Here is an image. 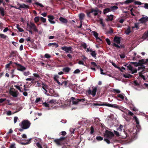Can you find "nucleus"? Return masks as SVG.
Instances as JSON below:
<instances>
[{
  "mask_svg": "<svg viewBox=\"0 0 148 148\" xmlns=\"http://www.w3.org/2000/svg\"><path fill=\"white\" fill-rule=\"evenodd\" d=\"M30 124L31 123L28 121L25 120L19 124V125L21 128L27 129L30 127Z\"/></svg>",
  "mask_w": 148,
  "mask_h": 148,
  "instance_id": "f257e3e1",
  "label": "nucleus"
},
{
  "mask_svg": "<svg viewBox=\"0 0 148 148\" xmlns=\"http://www.w3.org/2000/svg\"><path fill=\"white\" fill-rule=\"evenodd\" d=\"M27 28L30 30L33 29L35 32H38L36 26L33 23H30L29 24L27 23Z\"/></svg>",
  "mask_w": 148,
  "mask_h": 148,
  "instance_id": "f03ea898",
  "label": "nucleus"
},
{
  "mask_svg": "<svg viewBox=\"0 0 148 148\" xmlns=\"http://www.w3.org/2000/svg\"><path fill=\"white\" fill-rule=\"evenodd\" d=\"M97 90V87H92V90L89 89L87 91V92L88 95H92L93 97H95L96 95V93Z\"/></svg>",
  "mask_w": 148,
  "mask_h": 148,
  "instance_id": "7ed1b4c3",
  "label": "nucleus"
},
{
  "mask_svg": "<svg viewBox=\"0 0 148 148\" xmlns=\"http://www.w3.org/2000/svg\"><path fill=\"white\" fill-rule=\"evenodd\" d=\"M114 136V134L112 132L108 130H106L104 134V136L106 138L111 139Z\"/></svg>",
  "mask_w": 148,
  "mask_h": 148,
  "instance_id": "20e7f679",
  "label": "nucleus"
},
{
  "mask_svg": "<svg viewBox=\"0 0 148 148\" xmlns=\"http://www.w3.org/2000/svg\"><path fill=\"white\" fill-rule=\"evenodd\" d=\"M56 100L55 99H52L50 100L49 102H48V103L46 102L43 103V105L46 107H49L51 106V104H53L56 103Z\"/></svg>",
  "mask_w": 148,
  "mask_h": 148,
  "instance_id": "39448f33",
  "label": "nucleus"
},
{
  "mask_svg": "<svg viewBox=\"0 0 148 148\" xmlns=\"http://www.w3.org/2000/svg\"><path fill=\"white\" fill-rule=\"evenodd\" d=\"M61 49L62 50L65 51L66 53H72V48L71 47L64 46L61 47Z\"/></svg>",
  "mask_w": 148,
  "mask_h": 148,
  "instance_id": "423d86ee",
  "label": "nucleus"
},
{
  "mask_svg": "<svg viewBox=\"0 0 148 148\" xmlns=\"http://www.w3.org/2000/svg\"><path fill=\"white\" fill-rule=\"evenodd\" d=\"M124 66L127 69L131 71L132 74L136 73L137 72L136 69H133L132 66L130 64H126L124 65Z\"/></svg>",
  "mask_w": 148,
  "mask_h": 148,
  "instance_id": "0eeeda50",
  "label": "nucleus"
},
{
  "mask_svg": "<svg viewBox=\"0 0 148 148\" xmlns=\"http://www.w3.org/2000/svg\"><path fill=\"white\" fill-rule=\"evenodd\" d=\"M106 106L116 108L118 109L119 110L122 109L123 107L121 106H119L117 104L108 103L106 104Z\"/></svg>",
  "mask_w": 148,
  "mask_h": 148,
  "instance_id": "6e6552de",
  "label": "nucleus"
},
{
  "mask_svg": "<svg viewBox=\"0 0 148 148\" xmlns=\"http://www.w3.org/2000/svg\"><path fill=\"white\" fill-rule=\"evenodd\" d=\"M10 94L13 97H16L18 95V93L17 90L12 89L10 90Z\"/></svg>",
  "mask_w": 148,
  "mask_h": 148,
  "instance_id": "1a4fd4ad",
  "label": "nucleus"
},
{
  "mask_svg": "<svg viewBox=\"0 0 148 148\" xmlns=\"http://www.w3.org/2000/svg\"><path fill=\"white\" fill-rule=\"evenodd\" d=\"M14 63L17 66V69L19 71H23L26 69V68L25 67L22 66L20 64L16 62H14Z\"/></svg>",
  "mask_w": 148,
  "mask_h": 148,
  "instance_id": "9d476101",
  "label": "nucleus"
},
{
  "mask_svg": "<svg viewBox=\"0 0 148 148\" xmlns=\"http://www.w3.org/2000/svg\"><path fill=\"white\" fill-rule=\"evenodd\" d=\"M139 21L141 23H145L148 21V17L147 16H143L139 19Z\"/></svg>",
  "mask_w": 148,
  "mask_h": 148,
  "instance_id": "9b49d317",
  "label": "nucleus"
},
{
  "mask_svg": "<svg viewBox=\"0 0 148 148\" xmlns=\"http://www.w3.org/2000/svg\"><path fill=\"white\" fill-rule=\"evenodd\" d=\"M47 17L48 18V21L50 23L52 24H54L55 23V22L53 21L54 18V17L51 15H48Z\"/></svg>",
  "mask_w": 148,
  "mask_h": 148,
  "instance_id": "f8f14e48",
  "label": "nucleus"
},
{
  "mask_svg": "<svg viewBox=\"0 0 148 148\" xmlns=\"http://www.w3.org/2000/svg\"><path fill=\"white\" fill-rule=\"evenodd\" d=\"M101 12L98 9H92L90 13H92L95 16H96Z\"/></svg>",
  "mask_w": 148,
  "mask_h": 148,
  "instance_id": "ddd939ff",
  "label": "nucleus"
},
{
  "mask_svg": "<svg viewBox=\"0 0 148 148\" xmlns=\"http://www.w3.org/2000/svg\"><path fill=\"white\" fill-rule=\"evenodd\" d=\"M71 102L73 104H77L79 102V99H75L73 97L71 98Z\"/></svg>",
  "mask_w": 148,
  "mask_h": 148,
  "instance_id": "4468645a",
  "label": "nucleus"
},
{
  "mask_svg": "<svg viewBox=\"0 0 148 148\" xmlns=\"http://www.w3.org/2000/svg\"><path fill=\"white\" fill-rule=\"evenodd\" d=\"M42 87L44 90L43 91L45 93V94H46L47 95H49V94L47 93V89H48V86L47 85L44 84H42Z\"/></svg>",
  "mask_w": 148,
  "mask_h": 148,
  "instance_id": "2eb2a0df",
  "label": "nucleus"
},
{
  "mask_svg": "<svg viewBox=\"0 0 148 148\" xmlns=\"http://www.w3.org/2000/svg\"><path fill=\"white\" fill-rule=\"evenodd\" d=\"M135 0H127L124 2L121 3V4L122 5H123V4H128L130 3L134 2V1Z\"/></svg>",
  "mask_w": 148,
  "mask_h": 148,
  "instance_id": "dca6fc26",
  "label": "nucleus"
},
{
  "mask_svg": "<svg viewBox=\"0 0 148 148\" xmlns=\"http://www.w3.org/2000/svg\"><path fill=\"white\" fill-rule=\"evenodd\" d=\"M92 33L94 36L96 37L97 40H100L102 41L101 39L98 37V34L97 32L93 31L92 32Z\"/></svg>",
  "mask_w": 148,
  "mask_h": 148,
  "instance_id": "f3484780",
  "label": "nucleus"
},
{
  "mask_svg": "<svg viewBox=\"0 0 148 148\" xmlns=\"http://www.w3.org/2000/svg\"><path fill=\"white\" fill-rule=\"evenodd\" d=\"M59 20L62 23H66L67 22V19L62 17H60L59 18Z\"/></svg>",
  "mask_w": 148,
  "mask_h": 148,
  "instance_id": "a211bd4d",
  "label": "nucleus"
},
{
  "mask_svg": "<svg viewBox=\"0 0 148 148\" xmlns=\"http://www.w3.org/2000/svg\"><path fill=\"white\" fill-rule=\"evenodd\" d=\"M114 41L117 44H119L120 43V38L119 37H115L114 38Z\"/></svg>",
  "mask_w": 148,
  "mask_h": 148,
  "instance_id": "6ab92c4d",
  "label": "nucleus"
},
{
  "mask_svg": "<svg viewBox=\"0 0 148 148\" xmlns=\"http://www.w3.org/2000/svg\"><path fill=\"white\" fill-rule=\"evenodd\" d=\"M58 78L59 76L58 75H54V80L59 85H60V83L58 80Z\"/></svg>",
  "mask_w": 148,
  "mask_h": 148,
  "instance_id": "aec40b11",
  "label": "nucleus"
},
{
  "mask_svg": "<svg viewBox=\"0 0 148 148\" xmlns=\"http://www.w3.org/2000/svg\"><path fill=\"white\" fill-rule=\"evenodd\" d=\"M113 15L110 14L109 16H108L106 20L107 21H112L113 19Z\"/></svg>",
  "mask_w": 148,
  "mask_h": 148,
  "instance_id": "412c9836",
  "label": "nucleus"
},
{
  "mask_svg": "<svg viewBox=\"0 0 148 148\" xmlns=\"http://www.w3.org/2000/svg\"><path fill=\"white\" fill-rule=\"evenodd\" d=\"M29 6L28 5H26L24 4H21L20 5L19 8H29Z\"/></svg>",
  "mask_w": 148,
  "mask_h": 148,
  "instance_id": "4be33fe9",
  "label": "nucleus"
},
{
  "mask_svg": "<svg viewBox=\"0 0 148 148\" xmlns=\"http://www.w3.org/2000/svg\"><path fill=\"white\" fill-rule=\"evenodd\" d=\"M52 45L54 46L56 48L58 47V44L56 43H50L48 45L49 47H50Z\"/></svg>",
  "mask_w": 148,
  "mask_h": 148,
  "instance_id": "5701e85b",
  "label": "nucleus"
},
{
  "mask_svg": "<svg viewBox=\"0 0 148 148\" xmlns=\"http://www.w3.org/2000/svg\"><path fill=\"white\" fill-rule=\"evenodd\" d=\"M111 11L110 8H107L104 9L103 10V13L104 14H106Z\"/></svg>",
  "mask_w": 148,
  "mask_h": 148,
  "instance_id": "b1692460",
  "label": "nucleus"
},
{
  "mask_svg": "<svg viewBox=\"0 0 148 148\" xmlns=\"http://www.w3.org/2000/svg\"><path fill=\"white\" fill-rule=\"evenodd\" d=\"M90 51L91 52L90 54H91L92 56L94 57V58H95L96 59V54L95 52V51H92L91 50H90Z\"/></svg>",
  "mask_w": 148,
  "mask_h": 148,
  "instance_id": "393cba45",
  "label": "nucleus"
},
{
  "mask_svg": "<svg viewBox=\"0 0 148 148\" xmlns=\"http://www.w3.org/2000/svg\"><path fill=\"white\" fill-rule=\"evenodd\" d=\"M148 37V30L147 32H145L143 36H142V38L144 39H146Z\"/></svg>",
  "mask_w": 148,
  "mask_h": 148,
  "instance_id": "a878e982",
  "label": "nucleus"
},
{
  "mask_svg": "<svg viewBox=\"0 0 148 148\" xmlns=\"http://www.w3.org/2000/svg\"><path fill=\"white\" fill-rule=\"evenodd\" d=\"M54 141L58 145H61L62 142L58 139H56L54 140Z\"/></svg>",
  "mask_w": 148,
  "mask_h": 148,
  "instance_id": "bb28decb",
  "label": "nucleus"
},
{
  "mask_svg": "<svg viewBox=\"0 0 148 148\" xmlns=\"http://www.w3.org/2000/svg\"><path fill=\"white\" fill-rule=\"evenodd\" d=\"M123 77L125 78H130L132 77V75L130 74H125L123 75Z\"/></svg>",
  "mask_w": 148,
  "mask_h": 148,
  "instance_id": "cd10ccee",
  "label": "nucleus"
},
{
  "mask_svg": "<svg viewBox=\"0 0 148 148\" xmlns=\"http://www.w3.org/2000/svg\"><path fill=\"white\" fill-rule=\"evenodd\" d=\"M124 94H119L117 96V97L120 98L122 100H123L124 98Z\"/></svg>",
  "mask_w": 148,
  "mask_h": 148,
  "instance_id": "c85d7f7f",
  "label": "nucleus"
},
{
  "mask_svg": "<svg viewBox=\"0 0 148 148\" xmlns=\"http://www.w3.org/2000/svg\"><path fill=\"white\" fill-rule=\"evenodd\" d=\"M134 2V4L135 5H141L142 4H144L143 3H141V2L139 1H135Z\"/></svg>",
  "mask_w": 148,
  "mask_h": 148,
  "instance_id": "c756f323",
  "label": "nucleus"
},
{
  "mask_svg": "<svg viewBox=\"0 0 148 148\" xmlns=\"http://www.w3.org/2000/svg\"><path fill=\"white\" fill-rule=\"evenodd\" d=\"M84 14L83 13H81L79 15V17L80 20H82L84 17Z\"/></svg>",
  "mask_w": 148,
  "mask_h": 148,
  "instance_id": "7c9ffc66",
  "label": "nucleus"
},
{
  "mask_svg": "<svg viewBox=\"0 0 148 148\" xmlns=\"http://www.w3.org/2000/svg\"><path fill=\"white\" fill-rule=\"evenodd\" d=\"M71 70V69L69 67H66L63 69V71L66 72H68Z\"/></svg>",
  "mask_w": 148,
  "mask_h": 148,
  "instance_id": "2f4dec72",
  "label": "nucleus"
},
{
  "mask_svg": "<svg viewBox=\"0 0 148 148\" xmlns=\"http://www.w3.org/2000/svg\"><path fill=\"white\" fill-rule=\"evenodd\" d=\"M123 129V126L121 125H120L119 128H117V130L119 131H122Z\"/></svg>",
  "mask_w": 148,
  "mask_h": 148,
  "instance_id": "473e14b6",
  "label": "nucleus"
},
{
  "mask_svg": "<svg viewBox=\"0 0 148 148\" xmlns=\"http://www.w3.org/2000/svg\"><path fill=\"white\" fill-rule=\"evenodd\" d=\"M131 32V30L129 27H128L125 31V33L127 35H128Z\"/></svg>",
  "mask_w": 148,
  "mask_h": 148,
  "instance_id": "72a5a7b5",
  "label": "nucleus"
},
{
  "mask_svg": "<svg viewBox=\"0 0 148 148\" xmlns=\"http://www.w3.org/2000/svg\"><path fill=\"white\" fill-rule=\"evenodd\" d=\"M118 8L117 6H111L110 8L111 10L112 11H114L117 9H118Z\"/></svg>",
  "mask_w": 148,
  "mask_h": 148,
  "instance_id": "f704fd0d",
  "label": "nucleus"
},
{
  "mask_svg": "<svg viewBox=\"0 0 148 148\" xmlns=\"http://www.w3.org/2000/svg\"><path fill=\"white\" fill-rule=\"evenodd\" d=\"M49 92L51 94H53V95H55V92L54 90L52 89H50L49 90Z\"/></svg>",
  "mask_w": 148,
  "mask_h": 148,
  "instance_id": "c9c22d12",
  "label": "nucleus"
},
{
  "mask_svg": "<svg viewBox=\"0 0 148 148\" xmlns=\"http://www.w3.org/2000/svg\"><path fill=\"white\" fill-rule=\"evenodd\" d=\"M40 17L39 16L35 17L34 18V20L36 23H37L39 21Z\"/></svg>",
  "mask_w": 148,
  "mask_h": 148,
  "instance_id": "e433bc0d",
  "label": "nucleus"
},
{
  "mask_svg": "<svg viewBox=\"0 0 148 148\" xmlns=\"http://www.w3.org/2000/svg\"><path fill=\"white\" fill-rule=\"evenodd\" d=\"M0 37L1 38L6 39L8 36L3 34H0Z\"/></svg>",
  "mask_w": 148,
  "mask_h": 148,
  "instance_id": "4c0bfd02",
  "label": "nucleus"
},
{
  "mask_svg": "<svg viewBox=\"0 0 148 148\" xmlns=\"http://www.w3.org/2000/svg\"><path fill=\"white\" fill-rule=\"evenodd\" d=\"M112 92L114 93L116 92L117 93H119L121 92V91L120 90L116 89H113Z\"/></svg>",
  "mask_w": 148,
  "mask_h": 148,
  "instance_id": "58836bf2",
  "label": "nucleus"
},
{
  "mask_svg": "<svg viewBox=\"0 0 148 148\" xmlns=\"http://www.w3.org/2000/svg\"><path fill=\"white\" fill-rule=\"evenodd\" d=\"M60 85H62L64 87H66L67 86V82L66 81H63L62 82L61 84H60Z\"/></svg>",
  "mask_w": 148,
  "mask_h": 148,
  "instance_id": "ea45409f",
  "label": "nucleus"
},
{
  "mask_svg": "<svg viewBox=\"0 0 148 148\" xmlns=\"http://www.w3.org/2000/svg\"><path fill=\"white\" fill-rule=\"evenodd\" d=\"M134 118L135 119L136 124L137 125H138L139 124V121L138 118L136 116H134Z\"/></svg>",
  "mask_w": 148,
  "mask_h": 148,
  "instance_id": "a19ab883",
  "label": "nucleus"
},
{
  "mask_svg": "<svg viewBox=\"0 0 148 148\" xmlns=\"http://www.w3.org/2000/svg\"><path fill=\"white\" fill-rule=\"evenodd\" d=\"M40 19L43 23H45L46 21V19L42 17H40Z\"/></svg>",
  "mask_w": 148,
  "mask_h": 148,
  "instance_id": "79ce46f5",
  "label": "nucleus"
},
{
  "mask_svg": "<svg viewBox=\"0 0 148 148\" xmlns=\"http://www.w3.org/2000/svg\"><path fill=\"white\" fill-rule=\"evenodd\" d=\"M26 80L27 81H31V83H32L34 80V79L33 78H27L26 79Z\"/></svg>",
  "mask_w": 148,
  "mask_h": 148,
  "instance_id": "37998d69",
  "label": "nucleus"
},
{
  "mask_svg": "<svg viewBox=\"0 0 148 148\" xmlns=\"http://www.w3.org/2000/svg\"><path fill=\"white\" fill-rule=\"evenodd\" d=\"M96 138V139L99 141L102 140L103 139V138L100 136H97Z\"/></svg>",
  "mask_w": 148,
  "mask_h": 148,
  "instance_id": "c03bdc74",
  "label": "nucleus"
},
{
  "mask_svg": "<svg viewBox=\"0 0 148 148\" xmlns=\"http://www.w3.org/2000/svg\"><path fill=\"white\" fill-rule=\"evenodd\" d=\"M35 4L37 5L40 6L41 8H43L44 7V6L42 4L38 2L35 3Z\"/></svg>",
  "mask_w": 148,
  "mask_h": 148,
  "instance_id": "a18cd8bd",
  "label": "nucleus"
},
{
  "mask_svg": "<svg viewBox=\"0 0 148 148\" xmlns=\"http://www.w3.org/2000/svg\"><path fill=\"white\" fill-rule=\"evenodd\" d=\"M144 6L143 7L146 9H148V3H144Z\"/></svg>",
  "mask_w": 148,
  "mask_h": 148,
  "instance_id": "49530a36",
  "label": "nucleus"
},
{
  "mask_svg": "<svg viewBox=\"0 0 148 148\" xmlns=\"http://www.w3.org/2000/svg\"><path fill=\"white\" fill-rule=\"evenodd\" d=\"M30 73L29 71H24L23 72V74L27 76L30 74Z\"/></svg>",
  "mask_w": 148,
  "mask_h": 148,
  "instance_id": "de8ad7c7",
  "label": "nucleus"
},
{
  "mask_svg": "<svg viewBox=\"0 0 148 148\" xmlns=\"http://www.w3.org/2000/svg\"><path fill=\"white\" fill-rule=\"evenodd\" d=\"M30 139L29 140H28L27 142L25 143H21V144H22V145H27V144H29V143L30 142Z\"/></svg>",
  "mask_w": 148,
  "mask_h": 148,
  "instance_id": "09e8293b",
  "label": "nucleus"
},
{
  "mask_svg": "<svg viewBox=\"0 0 148 148\" xmlns=\"http://www.w3.org/2000/svg\"><path fill=\"white\" fill-rule=\"evenodd\" d=\"M36 145L38 148H42L41 145L39 143H37Z\"/></svg>",
  "mask_w": 148,
  "mask_h": 148,
  "instance_id": "8fccbe9b",
  "label": "nucleus"
},
{
  "mask_svg": "<svg viewBox=\"0 0 148 148\" xmlns=\"http://www.w3.org/2000/svg\"><path fill=\"white\" fill-rule=\"evenodd\" d=\"M94 128L92 126L90 127V134H92L94 132Z\"/></svg>",
  "mask_w": 148,
  "mask_h": 148,
  "instance_id": "3c124183",
  "label": "nucleus"
},
{
  "mask_svg": "<svg viewBox=\"0 0 148 148\" xmlns=\"http://www.w3.org/2000/svg\"><path fill=\"white\" fill-rule=\"evenodd\" d=\"M106 40L108 44V45H110V40L108 38H106Z\"/></svg>",
  "mask_w": 148,
  "mask_h": 148,
  "instance_id": "603ef678",
  "label": "nucleus"
},
{
  "mask_svg": "<svg viewBox=\"0 0 148 148\" xmlns=\"http://www.w3.org/2000/svg\"><path fill=\"white\" fill-rule=\"evenodd\" d=\"M104 140L108 144H110V140L108 138H104Z\"/></svg>",
  "mask_w": 148,
  "mask_h": 148,
  "instance_id": "864d4df0",
  "label": "nucleus"
},
{
  "mask_svg": "<svg viewBox=\"0 0 148 148\" xmlns=\"http://www.w3.org/2000/svg\"><path fill=\"white\" fill-rule=\"evenodd\" d=\"M45 57L46 58H48L51 57V56L49 54L46 53L45 55Z\"/></svg>",
  "mask_w": 148,
  "mask_h": 148,
  "instance_id": "5fc2aeb1",
  "label": "nucleus"
},
{
  "mask_svg": "<svg viewBox=\"0 0 148 148\" xmlns=\"http://www.w3.org/2000/svg\"><path fill=\"white\" fill-rule=\"evenodd\" d=\"M113 45L115 46L118 49L120 48V46H119V45H117L115 43H114L113 44Z\"/></svg>",
  "mask_w": 148,
  "mask_h": 148,
  "instance_id": "6e6d98bb",
  "label": "nucleus"
},
{
  "mask_svg": "<svg viewBox=\"0 0 148 148\" xmlns=\"http://www.w3.org/2000/svg\"><path fill=\"white\" fill-rule=\"evenodd\" d=\"M134 11V10L133 9V8H132L130 10V12H131V14L133 16H135V15L133 13V11Z\"/></svg>",
  "mask_w": 148,
  "mask_h": 148,
  "instance_id": "4d7b16f0",
  "label": "nucleus"
},
{
  "mask_svg": "<svg viewBox=\"0 0 148 148\" xmlns=\"http://www.w3.org/2000/svg\"><path fill=\"white\" fill-rule=\"evenodd\" d=\"M78 63L79 64H82V65H85L83 61L82 60L79 61L78 62Z\"/></svg>",
  "mask_w": 148,
  "mask_h": 148,
  "instance_id": "13d9d810",
  "label": "nucleus"
},
{
  "mask_svg": "<svg viewBox=\"0 0 148 148\" xmlns=\"http://www.w3.org/2000/svg\"><path fill=\"white\" fill-rule=\"evenodd\" d=\"M80 72V71L79 69H77L75 70L74 72V73H79Z\"/></svg>",
  "mask_w": 148,
  "mask_h": 148,
  "instance_id": "bf43d9fd",
  "label": "nucleus"
},
{
  "mask_svg": "<svg viewBox=\"0 0 148 148\" xmlns=\"http://www.w3.org/2000/svg\"><path fill=\"white\" fill-rule=\"evenodd\" d=\"M114 132L115 134L117 136H120L119 133L117 131H114Z\"/></svg>",
  "mask_w": 148,
  "mask_h": 148,
  "instance_id": "052dcab7",
  "label": "nucleus"
},
{
  "mask_svg": "<svg viewBox=\"0 0 148 148\" xmlns=\"http://www.w3.org/2000/svg\"><path fill=\"white\" fill-rule=\"evenodd\" d=\"M1 10V14L2 16H3L4 15V9H2Z\"/></svg>",
  "mask_w": 148,
  "mask_h": 148,
  "instance_id": "680f3d73",
  "label": "nucleus"
},
{
  "mask_svg": "<svg viewBox=\"0 0 148 148\" xmlns=\"http://www.w3.org/2000/svg\"><path fill=\"white\" fill-rule=\"evenodd\" d=\"M12 64V62H10L9 63L7 64L6 65L5 68H8L10 66V64Z\"/></svg>",
  "mask_w": 148,
  "mask_h": 148,
  "instance_id": "e2e57ef3",
  "label": "nucleus"
},
{
  "mask_svg": "<svg viewBox=\"0 0 148 148\" xmlns=\"http://www.w3.org/2000/svg\"><path fill=\"white\" fill-rule=\"evenodd\" d=\"M40 98H36V100L35 101V102L36 103H38L40 101Z\"/></svg>",
  "mask_w": 148,
  "mask_h": 148,
  "instance_id": "0e129e2a",
  "label": "nucleus"
},
{
  "mask_svg": "<svg viewBox=\"0 0 148 148\" xmlns=\"http://www.w3.org/2000/svg\"><path fill=\"white\" fill-rule=\"evenodd\" d=\"M90 64L94 66H97V65L96 64L95 62H92L90 63Z\"/></svg>",
  "mask_w": 148,
  "mask_h": 148,
  "instance_id": "69168bd1",
  "label": "nucleus"
},
{
  "mask_svg": "<svg viewBox=\"0 0 148 148\" xmlns=\"http://www.w3.org/2000/svg\"><path fill=\"white\" fill-rule=\"evenodd\" d=\"M18 29L19 31L20 32H23L24 31L23 29L21 27H20Z\"/></svg>",
  "mask_w": 148,
  "mask_h": 148,
  "instance_id": "338daca9",
  "label": "nucleus"
},
{
  "mask_svg": "<svg viewBox=\"0 0 148 148\" xmlns=\"http://www.w3.org/2000/svg\"><path fill=\"white\" fill-rule=\"evenodd\" d=\"M10 148H16L15 144H12L10 146Z\"/></svg>",
  "mask_w": 148,
  "mask_h": 148,
  "instance_id": "774afa93",
  "label": "nucleus"
}]
</instances>
